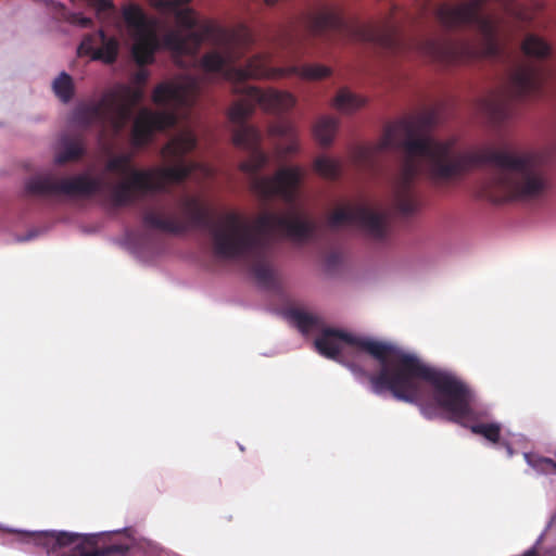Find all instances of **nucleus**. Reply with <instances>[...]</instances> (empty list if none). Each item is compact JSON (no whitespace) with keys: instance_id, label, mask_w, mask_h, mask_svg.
Masks as SVG:
<instances>
[{"instance_id":"nucleus-1","label":"nucleus","mask_w":556,"mask_h":556,"mask_svg":"<svg viewBox=\"0 0 556 556\" xmlns=\"http://www.w3.org/2000/svg\"><path fill=\"white\" fill-rule=\"evenodd\" d=\"M150 5L162 13L170 14L179 28L164 34L162 40L157 35V20L149 16L137 3L122 7V16L134 40L131 54L139 66L150 65L155 53L164 47L179 54H195L204 41L215 49L206 52L200 65L206 73L220 74L226 79L244 81L247 79H276L299 76L306 80H319L331 75V68L320 64H291L285 67L270 66V55L256 54L250 58L243 67L235 64L243 58L254 39L244 25L227 28L206 20L199 22L193 9L188 4L191 0H148ZM303 31L292 27L285 31L280 47L290 62L300 61L305 52L306 41L320 38L334 41L345 38V21L334 9L325 8L318 12L303 14L300 21Z\"/></svg>"},{"instance_id":"nucleus-2","label":"nucleus","mask_w":556,"mask_h":556,"mask_svg":"<svg viewBox=\"0 0 556 556\" xmlns=\"http://www.w3.org/2000/svg\"><path fill=\"white\" fill-rule=\"evenodd\" d=\"M437 122L434 111L403 119L386 130L377 147L379 151L400 147L405 152L401 176L393 189L394 206L403 216H410L419 208L413 190L414 180L420 172L419 159L425 160L427 173L435 182H448L473 167L492 165L483 182V191L494 203L532 200L545 191L546 179L532 155H518L490 147L456 151L454 139L438 141L430 136Z\"/></svg>"},{"instance_id":"nucleus-3","label":"nucleus","mask_w":556,"mask_h":556,"mask_svg":"<svg viewBox=\"0 0 556 556\" xmlns=\"http://www.w3.org/2000/svg\"><path fill=\"white\" fill-rule=\"evenodd\" d=\"M314 343L319 354L337 362H342L348 348L369 354L381 365L378 374L369 375L374 393L389 391L397 401L418 404L427 418L434 417L435 408H440L450 415V420L462 424L472 433L493 444L501 442L500 424H465L473 419L472 393L454 374L427 365L394 344L339 329H321Z\"/></svg>"},{"instance_id":"nucleus-4","label":"nucleus","mask_w":556,"mask_h":556,"mask_svg":"<svg viewBox=\"0 0 556 556\" xmlns=\"http://www.w3.org/2000/svg\"><path fill=\"white\" fill-rule=\"evenodd\" d=\"M178 205L182 217L147 210L142 215L143 226L172 235L184 233L190 228L207 230L215 256L248 262L257 282L268 289L275 287L276 280L274 269L267 262L266 235L280 230L286 237L302 242L313 238L316 231L313 220L295 212L290 215L263 213L252 226L237 212H227L214 218L195 197H182Z\"/></svg>"},{"instance_id":"nucleus-5","label":"nucleus","mask_w":556,"mask_h":556,"mask_svg":"<svg viewBox=\"0 0 556 556\" xmlns=\"http://www.w3.org/2000/svg\"><path fill=\"white\" fill-rule=\"evenodd\" d=\"M244 97L236 101L228 112L229 121L235 125L232 142L236 147L249 152V159L241 162L240 170L251 176V190L263 202L277 197L288 204L298 200L304 173L299 166H285L273 176H258V172L268 163V155L261 149L262 135L254 126L247 123L260 105L270 113H282L295 104L294 97L287 91L275 89L262 90L247 86Z\"/></svg>"},{"instance_id":"nucleus-6","label":"nucleus","mask_w":556,"mask_h":556,"mask_svg":"<svg viewBox=\"0 0 556 556\" xmlns=\"http://www.w3.org/2000/svg\"><path fill=\"white\" fill-rule=\"evenodd\" d=\"M197 147V138L192 131H184L170 139L161 150L164 159L174 164L153 169H135L131 166L132 155L123 153L111 157L105 168L108 172L129 175V180L118 182L111 190V201L115 206L132 204L139 194L167 191L168 182H181L197 168L194 162L186 161L185 156Z\"/></svg>"},{"instance_id":"nucleus-7","label":"nucleus","mask_w":556,"mask_h":556,"mask_svg":"<svg viewBox=\"0 0 556 556\" xmlns=\"http://www.w3.org/2000/svg\"><path fill=\"white\" fill-rule=\"evenodd\" d=\"M143 99L141 87L119 85L105 92L98 102L80 104L73 114L74 122L84 128L99 126L103 134L110 127L118 135L132 116L134 108Z\"/></svg>"},{"instance_id":"nucleus-8","label":"nucleus","mask_w":556,"mask_h":556,"mask_svg":"<svg viewBox=\"0 0 556 556\" xmlns=\"http://www.w3.org/2000/svg\"><path fill=\"white\" fill-rule=\"evenodd\" d=\"M31 542L42 547L48 555L55 556H113L126 555L127 544H111L98 547L94 534L85 535L67 531H39L30 534Z\"/></svg>"},{"instance_id":"nucleus-9","label":"nucleus","mask_w":556,"mask_h":556,"mask_svg":"<svg viewBox=\"0 0 556 556\" xmlns=\"http://www.w3.org/2000/svg\"><path fill=\"white\" fill-rule=\"evenodd\" d=\"M327 224L330 229H337L344 224L354 225L366 238L375 242L386 241L390 232L388 214L364 204L334 210L328 216Z\"/></svg>"},{"instance_id":"nucleus-10","label":"nucleus","mask_w":556,"mask_h":556,"mask_svg":"<svg viewBox=\"0 0 556 556\" xmlns=\"http://www.w3.org/2000/svg\"><path fill=\"white\" fill-rule=\"evenodd\" d=\"M100 182L87 175L55 179L52 175H38L25 184L27 195L52 197L58 194L89 197L98 192Z\"/></svg>"},{"instance_id":"nucleus-11","label":"nucleus","mask_w":556,"mask_h":556,"mask_svg":"<svg viewBox=\"0 0 556 556\" xmlns=\"http://www.w3.org/2000/svg\"><path fill=\"white\" fill-rule=\"evenodd\" d=\"M177 123V115L174 110L153 111L143 108L139 111L134 121L130 139L135 148L148 146L157 131H164L174 127Z\"/></svg>"},{"instance_id":"nucleus-12","label":"nucleus","mask_w":556,"mask_h":556,"mask_svg":"<svg viewBox=\"0 0 556 556\" xmlns=\"http://www.w3.org/2000/svg\"><path fill=\"white\" fill-rule=\"evenodd\" d=\"M199 91V81L193 77H186L180 81H164L154 88L152 101L156 105L169 106L174 110L191 106Z\"/></svg>"},{"instance_id":"nucleus-13","label":"nucleus","mask_w":556,"mask_h":556,"mask_svg":"<svg viewBox=\"0 0 556 556\" xmlns=\"http://www.w3.org/2000/svg\"><path fill=\"white\" fill-rule=\"evenodd\" d=\"M548 76L541 65L521 64L509 76V93L518 100L540 96Z\"/></svg>"},{"instance_id":"nucleus-14","label":"nucleus","mask_w":556,"mask_h":556,"mask_svg":"<svg viewBox=\"0 0 556 556\" xmlns=\"http://www.w3.org/2000/svg\"><path fill=\"white\" fill-rule=\"evenodd\" d=\"M119 41L114 36H108L101 28L97 33L86 34L77 48L79 56L89 55L94 61L113 64L118 56Z\"/></svg>"},{"instance_id":"nucleus-15","label":"nucleus","mask_w":556,"mask_h":556,"mask_svg":"<svg viewBox=\"0 0 556 556\" xmlns=\"http://www.w3.org/2000/svg\"><path fill=\"white\" fill-rule=\"evenodd\" d=\"M521 49L527 56L538 60H546L552 53L551 45L545 39L534 34H529L525 37Z\"/></svg>"},{"instance_id":"nucleus-16","label":"nucleus","mask_w":556,"mask_h":556,"mask_svg":"<svg viewBox=\"0 0 556 556\" xmlns=\"http://www.w3.org/2000/svg\"><path fill=\"white\" fill-rule=\"evenodd\" d=\"M287 315L303 334L321 329L320 318L303 309L291 308L288 311Z\"/></svg>"},{"instance_id":"nucleus-17","label":"nucleus","mask_w":556,"mask_h":556,"mask_svg":"<svg viewBox=\"0 0 556 556\" xmlns=\"http://www.w3.org/2000/svg\"><path fill=\"white\" fill-rule=\"evenodd\" d=\"M339 127V119L332 116L320 117L314 127V135L318 142L327 147L331 144Z\"/></svg>"},{"instance_id":"nucleus-18","label":"nucleus","mask_w":556,"mask_h":556,"mask_svg":"<svg viewBox=\"0 0 556 556\" xmlns=\"http://www.w3.org/2000/svg\"><path fill=\"white\" fill-rule=\"evenodd\" d=\"M366 100L353 92L348 88H342L338 91L333 99V106L344 113H352L364 106Z\"/></svg>"},{"instance_id":"nucleus-19","label":"nucleus","mask_w":556,"mask_h":556,"mask_svg":"<svg viewBox=\"0 0 556 556\" xmlns=\"http://www.w3.org/2000/svg\"><path fill=\"white\" fill-rule=\"evenodd\" d=\"M52 90L63 103L70 102L75 92L73 78L66 72H62L52 83Z\"/></svg>"},{"instance_id":"nucleus-20","label":"nucleus","mask_w":556,"mask_h":556,"mask_svg":"<svg viewBox=\"0 0 556 556\" xmlns=\"http://www.w3.org/2000/svg\"><path fill=\"white\" fill-rule=\"evenodd\" d=\"M314 170L326 179L336 180L340 176L341 164L327 156H319L314 162Z\"/></svg>"},{"instance_id":"nucleus-21","label":"nucleus","mask_w":556,"mask_h":556,"mask_svg":"<svg viewBox=\"0 0 556 556\" xmlns=\"http://www.w3.org/2000/svg\"><path fill=\"white\" fill-rule=\"evenodd\" d=\"M488 114L494 124H501L511 115L510 105L507 100L498 99L491 101L488 106Z\"/></svg>"},{"instance_id":"nucleus-22","label":"nucleus","mask_w":556,"mask_h":556,"mask_svg":"<svg viewBox=\"0 0 556 556\" xmlns=\"http://www.w3.org/2000/svg\"><path fill=\"white\" fill-rule=\"evenodd\" d=\"M85 153L83 146L77 141H68L64 149L59 152L55 156V163L63 165L67 162L76 161L80 159Z\"/></svg>"},{"instance_id":"nucleus-23","label":"nucleus","mask_w":556,"mask_h":556,"mask_svg":"<svg viewBox=\"0 0 556 556\" xmlns=\"http://www.w3.org/2000/svg\"><path fill=\"white\" fill-rule=\"evenodd\" d=\"M269 135L274 137L293 139L295 137V128L289 121L281 119L269 127Z\"/></svg>"},{"instance_id":"nucleus-24","label":"nucleus","mask_w":556,"mask_h":556,"mask_svg":"<svg viewBox=\"0 0 556 556\" xmlns=\"http://www.w3.org/2000/svg\"><path fill=\"white\" fill-rule=\"evenodd\" d=\"M67 22L81 28H90L93 26L92 18L84 16L81 13H70Z\"/></svg>"},{"instance_id":"nucleus-25","label":"nucleus","mask_w":556,"mask_h":556,"mask_svg":"<svg viewBox=\"0 0 556 556\" xmlns=\"http://www.w3.org/2000/svg\"><path fill=\"white\" fill-rule=\"evenodd\" d=\"M375 151L368 148H362L357 152V162L365 167L374 166Z\"/></svg>"},{"instance_id":"nucleus-26","label":"nucleus","mask_w":556,"mask_h":556,"mask_svg":"<svg viewBox=\"0 0 556 556\" xmlns=\"http://www.w3.org/2000/svg\"><path fill=\"white\" fill-rule=\"evenodd\" d=\"M149 73L146 70H140L135 75V80L138 85L142 86L147 83Z\"/></svg>"},{"instance_id":"nucleus-27","label":"nucleus","mask_w":556,"mask_h":556,"mask_svg":"<svg viewBox=\"0 0 556 556\" xmlns=\"http://www.w3.org/2000/svg\"><path fill=\"white\" fill-rule=\"evenodd\" d=\"M543 463L546 465V467H548V468H553V469L555 470V472H556V462H554V460H553V459H551V458H545V459L543 460Z\"/></svg>"},{"instance_id":"nucleus-28","label":"nucleus","mask_w":556,"mask_h":556,"mask_svg":"<svg viewBox=\"0 0 556 556\" xmlns=\"http://www.w3.org/2000/svg\"><path fill=\"white\" fill-rule=\"evenodd\" d=\"M521 556H539V553L535 548H530L526 553H523Z\"/></svg>"},{"instance_id":"nucleus-29","label":"nucleus","mask_w":556,"mask_h":556,"mask_svg":"<svg viewBox=\"0 0 556 556\" xmlns=\"http://www.w3.org/2000/svg\"><path fill=\"white\" fill-rule=\"evenodd\" d=\"M351 369L354 371V372H359L362 375H365V371L361 368H357L355 365H350Z\"/></svg>"},{"instance_id":"nucleus-30","label":"nucleus","mask_w":556,"mask_h":556,"mask_svg":"<svg viewBox=\"0 0 556 556\" xmlns=\"http://www.w3.org/2000/svg\"><path fill=\"white\" fill-rule=\"evenodd\" d=\"M264 3H266L267 5H274L278 2V0H263Z\"/></svg>"},{"instance_id":"nucleus-31","label":"nucleus","mask_w":556,"mask_h":556,"mask_svg":"<svg viewBox=\"0 0 556 556\" xmlns=\"http://www.w3.org/2000/svg\"><path fill=\"white\" fill-rule=\"evenodd\" d=\"M295 150V148L293 147V144H290L287 149V152L288 153H292L293 151Z\"/></svg>"},{"instance_id":"nucleus-32","label":"nucleus","mask_w":556,"mask_h":556,"mask_svg":"<svg viewBox=\"0 0 556 556\" xmlns=\"http://www.w3.org/2000/svg\"><path fill=\"white\" fill-rule=\"evenodd\" d=\"M504 445L508 448L509 453H511V450H510L509 444H508V443H505Z\"/></svg>"}]
</instances>
